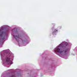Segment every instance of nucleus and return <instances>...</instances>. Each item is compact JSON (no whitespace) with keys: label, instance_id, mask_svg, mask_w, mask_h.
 Here are the masks:
<instances>
[{"label":"nucleus","instance_id":"obj_1","mask_svg":"<svg viewBox=\"0 0 77 77\" xmlns=\"http://www.w3.org/2000/svg\"><path fill=\"white\" fill-rule=\"evenodd\" d=\"M67 45V44H64L62 45H60L56 48L55 50L57 51V52L60 53H66L68 51L67 49H66L65 51H63V48H65Z\"/></svg>","mask_w":77,"mask_h":77},{"label":"nucleus","instance_id":"obj_2","mask_svg":"<svg viewBox=\"0 0 77 77\" xmlns=\"http://www.w3.org/2000/svg\"><path fill=\"white\" fill-rule=\"evenodd\" d=\"M5 61L7 63L9 64L10 63V57H7L5 58Z\"/></svg>","mask_w":77,"mask_h":77},{"label":"nucleus","instance_id":"obj_3","mask_svg":"<svg viewBox=\"0 0 77 77\" xmlns=\"http://www.w3.org/2000/svg\"><path fill=\"white\" fill-rule=\"evenodd\" d=\"M14 38H15V39H16V40H17V39H20V38H21V37H20L19 36V35H13Z\"/></svg>","mask_w":77,"mask_h":77},{"label":"nucleus","instance_id":"obj_4","mask_svg":"<svg viewBox=\"0 0 77 77\" xmlns=\"http://www.w3.org/2000/svg\"><path fill=\"white\" fill-rule=\"evenodd\" d=\"M0 33H1V34H0V36L1 37H2L3 36V33H4V32H1V30H0Z\"/></svg>","mask_w":77,"mask_h":77},{"label":"nucleus","instance_id":"obj_5","mask_svg":"<svg viewBox=\"0 0 77 77\" xmlns=\"http://www.w3.org/2000/svg\"><path fill=\"white\" fill-rule=\"evenodd\" d=\"M12 63H13L11 61H10V64H12Z\"/></svg>","mask_w":77,"mask_h":77},{"label":"nucleus","instance_id":"obj_6","mask_svg":"<svg viewBox=\"0 0 77 77\" xmlns=\"http://www.w3.org/2000/svg\"><path fill=\"white\" fill-rule=\"evenodd\" d=\"M12 77H15V75H13L12 76Z\"/></svg>","mask_w":77,"mask_h":77},{"label":"nucleus","instance_id":"obj_7","mask_svg":"<svg viewBox=\"0 0 77 77\" xmlns=\"http://www.w3.org/2000/svg\"><path fill=\"white\" fill-rule=\"evenodd\" d=\"M56 31H57V29H55L54 30V32H56Z\"/></svg>","mask_w":77,"mask_h":77},{"label":"nucleus","instance_id":"obj_8","mask_svg":"<svg viewBox=\"0 0 77 77\" xmlns=\"http://www.w3.org/2000/svg\"><path fill=\"white\" fill-rule=\"evenodd\" d=\"M55 52H56V51H55Z\"/></svg>","mask_w":77,"mask_h":77},{"label":"nucleus","instance_id":"obj_9","mask_svg":"<svg viewBox=\"0 0 77 77\" xmlns=\"http://www.w3.org/2000/svg\"><path fill=\"white\" fill-rule=\"evenodd\" d=\"M53 33H54V32H53Z\"/></svg>","mask_w":77,"mask_h":77}]
</instances>
